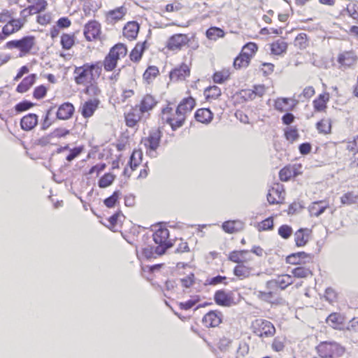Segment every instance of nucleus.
I'll use <instances>...</instances> for the list:
<instances>
[{
    "mask_svg": "<svg viewBox=\"0 0 358 358\" xmlns=\"http://www.w3.org/2000/svg\"><path fill=\"white\" fill-rule=\"evenodd\" d=\"M285 138L289 141L293 143L298 140L299 138V134L296 127H288L284 130Z\"/></svg>",
    "mask_w": 358,
    "mask_h": 358,
    "instance_id": "nucleus-58",
    "label": "nucleus"
},
{
    "mask_svg": "<svg viewBox=\"0 0 358 358\" xmlns=\"http://www.w3.org/2000/svg\"><path fill=\"white\" fill-rule=\"evenodd\" d=\"M27 16L20 15V18H11L3 27L5 33L10 36L20 31L27 21Z\"/></svg>",
    "mask_w": 358,
    "mask_h": 358,
    "instance_id": "nucleus-26",
    "label": "nucleus"
},
{
    "mask_svg": "<svg viewBox=\"0 0 358 358\" xmlns=\"http://www.w3.org/2000/svg\"><path fill=\"white\" fill-rule=\"evenodd\" d=\"M250 61L251 59H250L247 56L241 52L239 55L234 59L233 64L235 69H239L248 66Z\"/></svg>",
    "mask_w": 358,
    "mask_h": 358,
    "instance_id": "nucleus-57",
    "label": "nucleus"
},
{
    "mask_svg": "<svg viewBox=\"0 0 358 358\" xmlns=\"http://www.w3.org/2000/svg\"><path fill=\"white\" fill-rule=\"evenodd\" d=\"M160 117L162 122L169 124L173 131L182 127L186 121L181 112L174 108L171 103L162 108Z\"/></svg>",
    "mask_w": 358,
    "mask_h": 358,
    "instance_id": "nucleus-4",
    "label": "nucleus"
},
{
    "mask_svg": "<svg viewBox=\"0 0 358 358\" xmlns=\"http://www.w3.org/2000/svg\"><path fill=\"white\" fill-rule=\"evenodd\" d=\"M330 206L327 199L313 201L308 207L311 216L318 217L322 215Z\"/></svg>",
    "mask_w": 358,
    "mask_h": 358,
    "instance_id": "nucleus-33",
    "label": "nucleus"
},
{
    "mask_svg": "<svg viewBox=\"0 0 358 358\" xmlns=\"http://www.w3.org/2000/svg\"><path fill=\"white\" fill-rule=\"evenodd\" d=\"M312 234V229L300 228L294 234L295 245L298 248L304 247L309 242Z\"/></svg>",
    "mask_w": 358,
    "mask_h": 358,
    "instance_id": "nucleus-29",
    "label": "nucleus"
},
{
    "mask_svg": "<svg viewBox=\"0 0 358 358\" xmlns=\"http://www.w3.org/2000/svg\"><path fill=\"white\" fill-rule=\"evenodd\" d=\"M299 104V101L294 97H277L273 101V108L279 113L293 111Z\"/></svg>",
    "mask_w": 358,
    "mask_h": 358,
    "instance_id": "nucleus-14",
    "label": "nucleus"
},
{
    "mask_svg": "<svg viewBox=\"0 0 358 358\" xmlns=\"http://www.w3.org/2000/svg\"><path fill=\"white\" fill-rule=\"evenodd\" d=\"M310 37L303 32L298 34L293 41L294 46L299 50L308 48L310 46Z\"/></svg>",
    "mask_w": 358,
    "mask_h": 358,
    "instance_id": "nucleus-46",
    "label": "nucleus"
},
{
    "mask_svg": "<svg viewBox=\"0 0 358 358\" xmlns=\"http://www.w3.org/2000/svg\"><path fill=\"white\" fill-rule=\"evenodd\" d=\"M162 133L159 129H154L149 131L147 136L142 138L141 143L145 148L146 153L152 155L159 147Z\"/></svg>",
    "mask_w": 358,
    "mask_h": 358,
    "instance_id": "nucleus-10",
    "label": "nucleus"
},
{
    "mask_svg": "<svg viewBox=\"0 0 358 358\" xmlns=\"http://www.w3.org/2000/svg\"><path fill=\"white\" fill-rule=\"evenodd\" d=\"M143 159V152L140 149H134L129 159V166L131 171H135L141 164Z\"/></svg>",
    "mask_w": 358,
    "mask_h": 358,
    "instance_id": "nucleus-52",
    "label": "nucleus"
},
{
    "mask_svg": "<svg viewBox=\"0 0 358 358\" xmlns=\"http://www.w3.org/2000/svg\"><path fill=\"white\" fill-rule=\"evenodd\" d=\"M196 105V99L192 96H189L186 98H183L176 108L181 112V114L185 116L187 119V116L192 111Z\"/></svg>",
    "mask_w": 358,
    "mask_h": 358,
    "instance_id": "nucleus-31",
    "label": "nucleus"
},
{
    "mask_svg": "<svg viewBox=\"0 0 358 358\" xmlns=\"http://www.w3.org/2000/svg\"><path fill=\"white\" fill-rule=\"evenodd\" d=\"M315 127L320 134H330L332 129V120L330 117H324L316 122Z\"/></svg>",
    "mask_w": 358,
    "mask_h": 358,
    "instance_id": "nucleus-42",
    "label": "nucleus"
},
{
    "mask_svg": "<svg viewBox=\"0 0 358 358\" xmlns=\"http://www.w3.org/2000/svg\"><path fill=\"white\" fill-rule=\"evenodd\" d=\"M278 234L282 238L287 240L292 236L293 229L288 224H282L278 228Z\"/></svg>",
    "mask_w": 358,
    "mask_h": 358,
    "instance_id": "nucleus-64",
    "label": "nucleus"
},
{
    "mask_svg": "<svg viewBox=\"0 0 358 358\" xmlns=\"http://www.w3.org/2000/svg\"><path fill=\"white\" fill-rule=\"evenodd\" d=\"M330 101V94L324 91L318 94L313 101V110L315 113H326L328 103Z\"/></svg>",
    "mask_w": 358,
    "mask_h": 358,
    "instance_id": "nucleus-24",
    "label": "nucleus"
},
{
    "mask_svg": "<svg viewBox=\"0 0 358 358\" xmlns=\"http://www.w3.org/2000/svg\"><path fill=\"white\" fill-rule=\"evenodd\" d=\"M275 70V65L271 62H262L259 67V71L264 76H271Z\"/></svg>",
    "mask_w": 358,
    "mask_h": 358,
    "instance_id": "nucleus-63",
    "label": "nucleus"
},
{
    "mask_svg": "<svg viewBox=\"0 0 358 358\" xmlns=\"http://www.w3.org/2000/svg\"><path fill=\"white\" fill-rule=\"evenodd\" d=\"M203 94L206 101H212L218 99L221 96L222 92L219 87L216 85H212L206 87L204 90Z\"/></svg>",
    "mask_w": 358,
    "mask_h": 358,
    "instance_id": "nucleus-50",
    "label": "nucleus"
},
{
    "mask_svg": "<svg viewBox=\"0 0 358 358\" xmlns=\"http://www.w3.org/2000/svg\"><path fill=\"white\" fill-rule=\"evenodd\" d=\"M215 303L220 306L229 307L235 304L234 295L231 291L219 289L214 294Z\"/></svg>",
    "mask_w": 358,
    "mask_h": 358,
    "instance_id": "nucleus-21",
    "label": "nucleus"
},
{
    "mask_svg": "<svg viewBox=\"0 0 358 358\" xmlns=\"http://www.w3.org/2000/svg\"><path fill=\"white\" fill-rule=\"evenodd\" d=\"M83 34L86 41L90 42L101 39V24L94 20L87 22L84 27Z\"/></svg>",
    "mask_w": 358,
    "mask_h": 358,
    "instance_id": "nucleus-15",
    "label": "nucleus"
},
{
    "mask_svg": "<svg viewBox=\"0 0 358 358\" xmlns=\"http://www.w3.org/2000/svg\"><path fill=\"white\" fill-rule=\"evenodd\" d=\"M222 313L220 310H214L206 313L202 317L201 322L206 328H215L222 322Z\"/></svg>",
    "mask_w": 358,
    "mask_h": 358,
    "instance_id": "nucleus-18",
    "label": "nucleus"
},
{
    "mask_svg": "<svg viewBox=\"0 0 358 358\" xmlns=\"http://www.w3.org/2000/svg\"><path fill=\"white\" fill-rule=\"evenodd\" d=\"M245 96L250 99H255L257 97H262L266 93V87L263 85H255L252 90H246L243 91Z\"/></svg>",
    "mask_w": 358,
    "mask_h": 358,
    "instance_id": "nucleus-54",
    "label": "nucleus"
},
{
    "mask_svg": "<svg viewBox=\"0 0 358 358\" xmlns=\"http://www.w3.org/2000/svg\"><path fill=\"white\" fill-rule=\"evenodd\" d=\"M233 273L241 280L255 275L257 273L255 259L248 262L236 264L234 268Z\"/></svg>",
    "mask_w": 358,
    "mask_h": 358,
    "instance_id": "nucleus-12",
    "label": "nucleus"
},
{
    "mask_svg": "<svg viewBox=\"0 0 358 358\" xmlns=\"http://www.w3.org/2000/svg\"><path fill=\"white\" fill-rule=\"evenodd\" d=\"M341 203L344 206L358 205V192L350 191L341 196Z\"/></svg>",
    "mask_w": 358,
    "mask_h": 358,
    "instance_id": "nucleus-49",
    "label": "nucleus"
},
{
    "mask_svg": "<svg viewBox=\"0 0 358 358\" xmlns=\"http://www.w3.org/2000/svg\"><path fill=\"white\" fill-rule=\"evenodd\" d=\"M121 215L122 214L120 212H117L114 213L107 220V223L105 225L110 230L114 232L120 231L121 228V224L119 221V219Z\"/></svg>",
    "mask_w": 358,
    "mask_h": 358,
    "instance_id": "nucleus-51",
    "label": "nucleus"
},
{
    "mask_svg": "<svg viewBox=\"0 0 358 358\" xmlns=\"http://www.w3.org/2000/svg\"><path fill=\"white\" fill-rule=\"evenodd\" d=\"M159 76V68L154 65L149 66L143 74V81L146 85H150Z\"/></svg>",
    "mask_w": 358,
    "mask_h": 358,
    "instance_id": "nucleus-45",
    "label": "nucleus"
},
{
    "mask_svg": "<svg viewBox=\"0 0 358 358\" xmlns=\"http://www.w3.org/2000/svg\"><path fill=\"white\" fill-rule=\"evenodd\" d=\"M120 196V191H115L112 195L103 200V203L107 208H114L119 203Z\"/></svg>",
    "mask_w": 358,
    "mask_h": 358,
    "instance_id": "nucleus-60",
    "label": "nucleus"
},
{
    "mask_svg": "<svg viewBox=\"0 0 358 358\" xmlns=\"http://www.w3.org/2000/svg\"><path fill=\"white\" fill-rule=\"evenodd\" d=\"M257 296L261 301L271 304H279L282 301L279 289L271 280L266 282L264 289L259 290Z\"/></svg>",
    "mask_w": 358,
    "mask_h": 358,
    "instance_id": "nucleus-8",
    "label": "nucleus"
},
{
    "mask_svg": "<svg viewBox=\"0 0 358 358\" xmlns=\"http://www.w3.org/2000/svg\"><path fill=\"white\" fill-rule=\"evenodd\" d=\"M36 22L42 26H47L52 21V14L50 12H41L37 13Z\"/></svg>",
    "mask_w": 358,
    "mask_h": 358,
    "instance_id": "nucleus-59",
    "label": "nucleus"
},
{
    "mask_svg": "<svg viewBox=\"0 0 358 358\" xmlns=\"http://www.w3.org/2000/svg\"><path fill=\"white\" fill-rule=\"evenodd\" d=\"M286 339L282 336H276L271 343V348L275 352H282L285 348Z\"/></svg>",
    "mask_w": 358,
    "mask_h": 358,
    "instance_id": "nucleus-61",
    "label": "nucleus"
},
{
    "mask_svg": "<svg viewBox=\"0 0 358 358\" xmlns=\"http://www.w3.org/2000/svg\"><path fill=\"white\" fill-rule=\"evenodd\" d=\"M288 43L283 38H278L269 43V50L271 55L282 56L287 53Z\"/></svg>",
    "mask_w": 358,
    "mask_h": 358,
    "instance_id": "nucleus-30",
    "label": "nucleus"
},
{
    "mask_svg": "<svg viewBox=\"0 0 358 358\" xmlns=\"http://www.w3.org/2000/svg\"><path fill=\"white\" fill-rule=\"evenodd\" d=\"M115 179V176L110 173H105L99 180V187L106 188L109 187Z\"/></svg>",
    "mask_w": 358,
    "mask_h": 358,
    "instance_id": "nucleus-62",
    "label": "nucleus"
},
{
    "mask_svg": "<svg viewBox=\"0 0 358 358\" xmlns=\"http://www.w3.org/2000/svg\"><path fill=\"white\" fill-rule=\"evenodd\" d=\"M127 8L124 6L117 7L106 13V22L108 24H115L124 19Z\"/></svg>",
    "mask_w": 358,
    "mask_h": 358,
    "instance_id": "nucleus-23",
    "label": "nucleus"
},
{
    "mask_svg": "<svg viewBox=\"0 0 358 358\" xmlns=\"http://www.w3.org/2000/svg\"><path fill=\"white\" fill-rule=\"evenodd\" d=\"M315 351L320 358H336L344 355L345 348L336 341H326L320 342Z\"/></svg>",
    "mask_w": 358,
    "mask_h": 358,
    "instance_id": "nucleus-6",
    "label": "nucleus"
},
{
    "mask_svg": "<svg viewBox=\"0 0 358 358\" xmlns=\"http://www.w3.org/2000/svg\"><path fill=\"white\" fill-rule=\"evenodd\" d=\"M313 261V256L305 252L292 253L286 257L287 264L292 265H303Z\"/></svg>",
    "mask_w": 358,
    "mask_h": 358,
    "instance_id": "nucleus-25",
    "label": "nucleus"
},
{
    "mask_svg": "<svg viewBox=\"0 0 358 358\" xmlns=\"http://www.w3.org/2000/svg\"><path fill=\"white\" fill-rule=\"evenodd\" d=\"M300 169L301 165L299 164H288L279 171V179L282 182H287L300 174Z\"/></svg>",
    "mask_w": 358,
    "mask_h": 358,
    "instance_id": "nucleus-28",
    "label": "nucleus"
},
{
    "mask_svg": "<svg viewBox=\"0 0 358 358\" xmlns=\"http://www.w3.org/2000/svg\"><path fill=\"white\" fill-rule=\"evenodd\" d=\"M190 65L182 63L170 71L169 78L172 82L183 81L190 76Z\"/></svg>",
    "mask_w": 358,
    "mask_h": 358,
    "instance_id": "nucleus-20",
    "label": "nucleus"
},
{
    "mask_svg": "<svg viewBox=\"0 0 358 358\" xmlns=\"http://www.w3.org/2000/svg\"><path fill=\"white\" fill-rule=\"evenodd\" d=\"M258 45L254 42H249L244 45L241 49V52L252 59L258 50Z\"/></svg>",
    "mask_w": 358,
    "mask_h": 358,
    "instance_id": "nucleus-56",
    "label": "nucleus"
},
{
    "mask_svg": "<svg viewBox=\"0 0 358 358\" xmlns=\"http://www.w3.org/2000/svg\"><path fill=\"white\" fill-rule=\"evenodd\" d=\"M37 76L35 73H31L24 77L16 87L15 91L20 94H24L28 92L35 84Z\"/></svg>",
    "mask_w": 358,
    "mask_h": 358,
    "instance_id": "nucleus-36",
    "label": "nucleus"
},
{
    "mask_svg": "<svg viewBox=\"0 0 358 358\" xmlns=\"http://www.w3.org/2000/svg\"><path fill=\"white\" fill-rule=\"evenodd\" d=\"M60 45L63 50H71L76 43V36L74 32L62 33L60 35Z\"/></svg>",
    "mask_w": 358,
    "mask_h": 358,
    "instance_id": "nucleus-40",
    "label": "nucleus"
},
{
    "mask_svg": "<svg viewBox=\"0 0 358 358\" xmlns=\"http://www.w3.org/2000/svg\"><path fill=\"white\" fill-rule=\"evenodd\" d=\"M159 103L157 97L152 93H145L140 99L136 108L141 114L150 113Z\"/></svg>",
    "mask_w": 358,
    "mask_h": 358,
    "instance_id": "nucleus-13",
    "label": "nucleus"
},
{
    "mask_svg": "<svg viewBox=\"0 0 358 358\" xmlns=\"http://www.w3.org/2000/svg\"><path fill=\"white\" fill-rule=\"evenodd\" d=\"M285 190L282 185L275 183L268 191L267 201L271 204H280L284 202Z\"/></svg>",
    "mask_w": 358,
    "mask_h": 358,
    "instance_id": "nucleus-17",
    "label": "nucleus"
},
{
    "mask_svg": "<svg viewBox=\"0 0 358 358\" xmlns=\"http://www.w3.org/2000/svg\"><path fill=\"white\" fill-rule=\"evenodd\" d=\"M75 113V107L71 102H64L58 106L56 112V117L59 120H68L71 119Z\"/></svg>",
    "mask_w": 358,
    "mask_h": 358,
    "instance_id": "nucleus-27",
    "label": "nucleus"
},
{
    "mask_svg": "<svg viewBox=\"0 0 358 358\" xmlns=\"http://www.w3.org/2000/svg\"><path fill=\"white\" fill-rule=\"evenodd\" d=\"M37 124L38 116L34 113H29L23 116L20 120V126L24 131L32 130Z\"/></svg>",
    "mask_w": 358,
    "mask_h": 358,
    "instance_id": "nucleus-41",
    "label": "nucleus"
},
{
    "mask_svg": "<svg viewBox=\"0 0 358 358\" xmlns=\"http://www.w3.org/2000/svg\"><path fill=\"white\" fill-rule=\"evenodd\" d=\"M229 261L239 264L243 262H248L254 260V257L251 252L248 250H233L227 255Z\"/></svg>",
    "mask_w": 358,
    "mask_h": 358,
    "instance_id": "nucleus-22",
    "label": "nucleus"
},
{
    "mask_svg": "<svg viewBox=\"0 0 358 358\" xmlns=\"http://www.w3.org/2000/svg\"><path fill=\"white\" fill-rule=\"evenodd\" d=\"M245 223L240 220H227L222 223V228L227 234H235L241 231Z\"/></svg>",
    "mask_w": 358,
    "mask_h": 358,
    "instance_id": "nucleus-38",
    "label": "nucleus"
},
{
    "mask_svg": "<svg viewBox=\"0 0 358 358\" xmlns=\"http://www.w3.org/2000/svg\"><path fill=\"white\" fill-rule=\"evenodd\" d=\"M225 35L224 30L217 27H211L206 31V36L210 41H217Z\"/></svg>",
    "mask_w": 358,
    "mask_h": 358,
    "instance_id": "nucleus-55",
    "label": "nucleus"
},
{
    "mask_svg": "<svg viewBox=\"0 0 358 358\" xmlns=\"http://www.w3.org/2000/svg\"><path fill=\"white\" fill-rule=\"evenodd\" d=\"M184 271L180 272V274L185 275L180 279L181 286L185 289L190 288L195 282V275L191 266L186 265L183 267Z\"/></svg>",
    "mask_w": 358,
    "mask_h": 358,
    "instance_id": "nucleus-34",
    "label": "nucleus"
},
{
    "mask_svg": "<svg viewBox=\"0 0 358 358\" xmlns=\"http://www.w3.org/2000/svg\"><path fill=\"white\" fill-rule=\"evenodd\" d=\"M291 273L293 278H307L313 275L312 270L309 267L303 265H299L294 268Z\"/></svg>",
    "mask_w": 358,
    "mask_h": 358,
    "instance_id": "nucleus-47",
    "label": "nucleus"
},
{
    "mask_svg": "<svg viewBox=\"0 0 358 358\" xmlns=\"http://www.w3.org/2000/svg\"><path fill=\"white\" fill-rule=\"evenodd\" d=\"M127 54V45L122 43H118L113 46L108 53L104 57L101 66L105 71L110 72L116 69L117 62L124 58Z\"/></svg>",
    "mask_w": 358,
    "mask_h": 358,
    "instance_id": "nucleus-5",
    "label": "nucleus"
},
{
    "mask_svg": "<svg viewBox=\"0 0 358 358\" xmlns=\"http://www.w3.org/2000/svg\"><path fill=\"white\" fill-rule=\"evenodd\" d=\"M255 228L259 232L271 231L274 228V217L270 216L255 224Z\"/></svg>",
    "mask_w": 358,
    "mask_h": 358,
    "instance_id": "nucleus-53",
    "label": "nucleus"
},
{
    "mask_svg": "<svg viewBox=\"0 0 358 358\" xmlns=\"http://www.w3.org/2000/svg\"><path fill=\"white\" fill-rule=\"evenodd\" d=\"M336 62L338 69L342 71L352 69L358 62V56L355 50H345L338 54Z\"/></svg>",
    "mask_w": 358,
    "mask_h": 358,
    "instance_id": "nucleus-11",
    "label": "nucleus"
},
{
    "mask_svg": "<svg viewBox=\"0 0 358 358\" xmlns=\"http://www.w3.org/2000/svg\"><path fill=\"white\" fill-rule=\"evenodd\" d=\"M36 45V37L29 35L6 42L4 48L9 50L16 49L18 50V56L24 57L34 53Z\"/></svg>",
    "mask_w": 358,
    "mask_h": 358,
    "instance_id": "nucleus-2",
    "label": "nucleus"
},
{
    "mask_svg": "<svg viewBox=\"0 0 358 358\" xmlns=\"http://www.w3.org/2000/svg\"><path fill=\"white\" fill-rule=\"evenodd\" d=\"M250 329L252 335L262 341L271 338L276 333L274 324L271 321L263 318H257L252 321Z\"/></svg>",
    "mask_w": 358,
    "mask_h": 358,
    "instance_id": "nucleus-3",
    "label": "nucleus"
},
{
    "mask_svg": "<svg viewBox=\"0 0 358 358\" xmlns=\"http://www.w3.org/2000/svg\"><path fill=\"white\" fill-rule=\"evenodd\" d=\"M345 322V316L339 313H332L326 319L327 324L334 329H342Z\"/></svg>",
    "mask_w": 358,
    "mask_h": 358,
    "instance_id": "nucleus-37",
    "label": "nucleus"
},
{
    "mask_svg": "<svg viewBox=\"0 0 358 358\" xmlns=\"http://www.w3.org/2000/svg\"><path fill=\"white\" fill-rule=\"evenodd\" d=\"M28 6L20 11V15L29 17L45 11L48 3L47 0H26Z\"/></svg>",
    "mask_w": 358,
    "mask_h": 358,
    "instance_id": "nucleus-16",
    "label": "nucleus"
},
{
    "mask_svg": "<svg viewBox=\"0 0 358 358\" xmlns=\"http://www.w3.org/2000/svg\"><path fill=\"white\" fill-rule=\"evenodd\" d=\"M194 38V36L189 37L186 34H175L171 36L166 42L165 48L172 52H179Z\"/></svg>",
    "mask_w": 358,
    "mask_h": 358,
    "instance_id": "nucleus-9",
    "label": "nucleus"
},
{
    "mask_svg": "<svg viewBox=\"0 0 358 358\" xmlns=\"http://www.w3.org/2000/svg\"><path fill=\"white\" fill-rule=\"evenodd\" d=\"M271 282L278 289L282 290L294 283V278L292 275L282 274L278 275L275 279L271 280Z\"/></svg>",
    "mask_w": 358,
    "mask_h": 358,
    "instance_id": "nucleus-43",
    "label": "nucleus"
},
{
    "mask_svg": "<svg viewBox=\"0 0 358 358\" xmlns=\"http://www.w3.org/2000/svg\"><path fill=\"white\" fill-rule=\"evenodd\" d=\"M100 101L97 97L88 99L83 103L78 109L79 113L85 119H89L94 115L98 109Z\"/></svg>",
    "mask_w": 358,
    "mask_h": 358,
    "instance_id": "nucleus-19",
    "label": "nucleus"
},
{
    "mask_svg": "<svg viewBox=\"0 0 358 358\" xmlns=\"http://www.w3.org/2000/svg\"><path fill=\"white\" fill-rule=\"evenodd\" d=\"M152 238L154 242L158 245L155 248V252L157 255H164L166 250L172 246V243L169 240V231L165 227L159 225L155 230Z\"/></svg>",
    "mask_w": 358,
    "mask_h": 358,
    "instance_id": "nucleus-7",
    "label": "nucleus"
},
{
    "mask_svg": "<svg viewBox=\"0 0 358 358\" xmlns=\"http://www.w3.org/2000/svg\"><path fill=\"white\" fill-rule=\"evenodd\" d=\"M231 76L229 68H222L216 71L212 76L213 80L215 83L222 84L228 80Z\"/></svg>",
    "mask_w": 358,
    "mask_h": 358,
    "instance_id": "nucleus-48",
    "label": "nucleus"
},
{
    "mask_svg": "<svg viewBox=\"0 0 358 358\" xmlns=\"http://www.w3.org/2000/svg\"><path fill=\"white\" fill-rule=\"evenodd\" d=\"M213 112L207 108H201L196 110L194 113L195 120L204 124H208L213 119Z\"/></svg>",
    "mask_w": 358,
    "mask_h": 358,
    "instance_id": "nucleus-39",
    "label": "nucleus"
},
{
    "mask_svg": "<svg viewBox=\"0 0 358 358\" xmlns=\"http://www.w3.org/2000/svg\"><path fill=\"white\" fill-rule=\"evenodd\" d=\"M139 24L136 21L127 22L123 27L122 34L129 41L135 40L138 34Z\"/></svg>",
    "mask_w": 358,
    "mask_h": 358,
    "instance_id": "nucleus-32",
    "label": "nucleus"
},
{
    "mask_svg": "<svg viewBox=\"0 0 358 358\" xmlns=\"http://www.w3.org/2000/svg\"><path fill=\"white\" fill-rule=\"evenodd\" d=\"M138 108H132L127 113H124L125 124L128 127L134 128L138 125L142 118V115Z\"/></svg>",
    "mask_w": 358,
    "mask_h": 358,
    "instance_id": "nucleus-35",
    "label": "nucleus"
},
{
    "mask_svg": "<svg viewBox=\"0 0 358 358\" xmlns=\"http://www.w3.org/2000/svg\"><path fill=\"white\" fill-rule=\"evenodd\" d=\"M146 44L147 41H145L143 42H138L135 45L129 55L130 59L132 62H138L141 59L143 52L147 48Z\"/></svg>",
    "mask_w": 358,
    "mask_h": 358,
    "instance_id": "nucleus-44",
    "label": "nucleus"
},
{
    "mask_svg": "<svg viewBox=\"0 0 358 358\" xmlns=\"http://www.w3.org/2000/svg\"><path fill=\"white\" fill-rule=\"evenodd\" d=\"M102 73L100 61L85 62L75 66L73 71V80L78 87H83V92L91 97H98L101 94L97 80Z\"/></svg>",
    "mask_w": 358,
    "mask_h": 358,
    "instance_id": "nucleus-1",
    "label": "nucleus"
}]
</instances>
